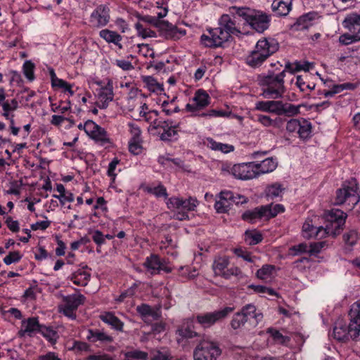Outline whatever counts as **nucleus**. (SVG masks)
I'll list each match as a JSON object with an SVG mask.
<instances>
[{"label": "nucleus", "mask_w": 360, "mask_h": 360, "mask_svg": "<svg viewBox=\"0 0 360 360\" xmlns=\"http://www.w3.org/2000/svg\"><path fill=\"white\" fill-rule=\"evenodd\" d=\"M319 18V13L316 11L309 12L301 15L296 21L294 27L297 30H307L313 26L316 20Z\"/></svg>", "instance_id": "nucleus-28"}, {"label": "nucleus", "mask_w": 360, "mask_h": 360, "mask_svg": "<svg viewBox=\"0 0 360 360\" xmlns=\"http://www.w3.org/2000/svg\"><path fill=\"white\" fill-rule=\"evenodd\" d=\"M91 273L87 266H82L75 271L71 276V281L77 285L85 286L89 281Z\"/></svg>", "instance_id": "nucleus-30"}, {"label": "nucleus", "mask_w": 360, "mask_h": 360, "mask_svg": "<svg viewBox=\"0 0 360 360\" xmlns=\"http://www.w3.org/2000/svg\"><path fill=\"white\" fill-rule=\"evenodd\" d=\"M120 164V160L117 158L112 159V160L109 163L107 170V174L111 179V183H114L117 175V167Z\"/></svg>", "instance_id": "nucleus-59"}, {"label": "nucleus", "mask_w": 360, "mask_h": 360, "mask_svg": "<svg viewBox=\"0 0 360 360\" xmlns=\"http://www.w3.org/2000/svg\"><path fill=\"white\" fill-rule=\"evenodd\" d=\"M231 15L232 14L230 13L229 14H223L219 19L218 22L220 29L226 32L230 38L232 35H238L240 33Z\"/></svg>", "instance_id": "nucleus-24"}, {"label": "nucleus", "mask_w": 360, "mask_h": 360, "mask_svg": "<svg viewBox=\"0 0 360 360\" xmlns=\"http://www.w3.org/2000/svg\"><path fill=\"white\" fill-rule=\"evenodd\" d=\"M179 124H174L172 120L158 121L154 122V127L158 131L160 139L162 141H172L177 136Z\"/></svg>", "instance_id": "nucleus-20"}, {"label": "nucleus", "mask_w": 360, "mask_h": 360, "mask_svg": "<svg viewBox=\"0 0 360 360\" xmlns=\"http://www.w3.org/2000/svg\"><path fill=\"white\" fill-rule=\"evenodd\" d=\"M266 219L276 217L278 214L284 212V207L281 204H270L264 205Z\"/></svg>", "instance_id": "nucleus-44"}, {"label": "nucleus", "mask_w": 360, "mask_h": 360, "mask_svg": "<svg viewBox=\"0 0 360 360\" xmlns=\"http://www.w3.org/2000/svg\"><path fill=\"white\" fill-rule=\"evenodd\" d=\"M87 338L91 342H110L112 340L111 337L106 333L98 330L93 331L91 330L88 331Z\"/></svg>", "instance_id": "nucleus-49"}, {"label": "nucleus", "mask_w": 360, "mask_h": 360, "mask_svg": "<svg viewBox=\"0 0 360 360\" xmlns=\"http://www.w3.org/2000/svg\"><path fill=\"white\" fill-rule=\"evenodd\" d=\"M324 84L329 88L328 90L323 91V95L326 98L332 97L334 95L341 93L345 90H354L356 86L350 82H346L340 84H335L331 80H325Z\"/></svg>", "instance_id": "nucleus-26"}, {"label": "nucleus", "mask_w": 360, "mask_h": 360, "mask_svg": "<svg viewBox=\"0 0 360 360\" xmlns=\"http://www.w3.org/2000/svg\"><path fill=\"white\" fill-rule=\"evenodd\" d=\"M233 252L238 257L250 263H255L259 259L257 257L252 255L250 252L243 250L242 248H236L233 250Z\"/></svg>", "instance_id": "nucleus-55"}, {"label": "nucleus", "mask_w": 360, "mask_h": 360, "mask_svg": "<svg viewBox=\"0 0 360 360\" xmlns=\"http://www.w3.org/2000/svg\"><path fill=\"white\" fill-rule=\"evenodd\" d=\"M255 162L236 164L229 170L236 179L240 180H249L257 177V172Z\"/></svg>", "instance_id": "nucleus-19"}, {"label": "nucleus", "mask_w": 360, "mask_h": 360, "mask_svg": "<svg viewBox=\"0 0 360 360\" xmlns=\"http://www.w3.org/2000/svg\"><path fill=\"white\" fill-rule=\"evenodd\" d=\"M110 8L108 5H98L90 14L89 22L92 28L105 27L110 22Z\"/></svg>", "instance_id": "nucleus-15"}, {"label": "nucleus", "mask_w": 360, "mask_h": 360, "mask_svg": "<svg viewBox=\"0 0 360 360\" xmlns=\"http://www.w3.org/2000/svg\"><path fill=\"white\" fill-rule=\"evenodd\" d=\"M45 338H46L50 342L54 344L58 338L57 333L47 327H41L40 330Z\"/></svg>", "instance_id": "nucleus-62"}, {"label": "nucleus", "mask_w": 360, "mask_h": 360, "mask_svg": "<svg viewBox=\"0 0 360 360\" xmlns=\"http://www.w3.org/2000/svg\"><path fill=\"white\" fill-rule=\"evenodd\" d=\"M267 332L270 333L271 336L276 343L286 344L289 340L288 337L283 335L279 331L276 330L269 328Z\"/></svg>", "instance_id": "nucleus-64"}, {"label": "nucleus", "mask_w": 360, "mask_h": 360, "mask_svg": "<svg viewBox=\"0 0 360 360\" xmlns=\"http://www.w3.org/2000/svg\"><path fill=\"white\" fill-rule=\"evenodd\" d=\"M229 12L243 18L257 32L262 33L269 27V16L259 11L248 7L231 6Z\"/></svg>", "instance_id": "nucleus-4"}, {"label": "nucleus", "mask_w": 360, "mask_h": 360, "mask_svg": "<svg viewBox=\"0 0 360 360\" xmlns=\"http://www.w3.org/2000/svg\"><path fill=\"white\" fill-rule=\"evenodd\" d=\"M350 330L354 334H360V301L354 302L350 309Z\"/></svg>", "instance_id": "nucleus-29"}, {"label": "nucleus", "mask_w": 360, "mask_h": 360, "mask_svg": "<svg viewBox=\"0 0 360 360\" xmlns=\"http://www.w3.org/2000/svg\"><path fill=\"white\" fill-rule=\"evenodd\" d=\"M210 102V97L209 94L203 89H198L186 105V110L193 115H196L198 111L206 108Z\"/></svg>", "instance_id": "nucleus-18"}, {"label": "nucleus", "mask_w": 360, "mask_h": 360, "mask_svg": "<svg viewBox=\"0 0 360 360\" xmlns=\"http://www.w3.org/2000/svg\"><path fill=\"white\" fill-rule=\"evenodd\" d=\"M334 338L339 341H344L350 338L354 339L360 335V334H354V331L352 332L350 330V323L348 326H346L342 321H338L335 323L333 328Z\"/></svg>", "instance_id": "nucleus-27"}, {"label": "nucleus", "mask_w": 360, "mask_h": 360, "mask_svg": "<svg viewBox=\"0 0 360 360\" xmlns=\"http://www.w3.org/2000/svg\"><path fill=\"white\" fill-rule=\"evenodd\" d=\"M297 86L300 89L301 91H305L306 90L311 91L314 89L315 88V84L311 82L307 84L306 81L304 80V77L301 75H298L296 77V82H295Z\"/></svg>", "instance_id": "nucleus-61"}, {"label": "nucleus", "mask_w": 360, "mask_h": 360, "mask_svg": "<svg viewBox=\"0 0 360 360\" xmlns=\"http://www.w3.org/2000/svg\"><path fill=\"white\" fill-rule=\"evenodd\" d=\"M205 144L209 148L213 150L221 151L224 153H228L234 150V147L232 145L217 142L211 138L206 139Z\"/></svg>", "instance_id": "nucleus-40"}, {"label": "nucleus", "mask_w": 360, "mask_h": 360, "mask_svg": "<svg viewBox=\"0 0 360 360\" xmlns=\"http://www.w3.org/2000/svg\"><path fill=\"white\" fill-rule=\"evenodd\" d=\"M255 108L257 110L275 114L278 116H295L300 112V105L274 100L257 101Z\"/></svg>", "instance_id": "nucleus-5"}, {"label": "nucleus", "mask_w": 360, "mask_h": 360, "mask_svg": "<svg viewBox=\"0 0 360 360\" xmlns=\"http://www.w3.org/2000/svg\"><path fill=\"white\" fill-rule=\"evenodd\" d=\"M99 37L102 38L108 44H112L119 49H122L121 43L122 37L117 32L108 29H103L99 32Z\"/></svg>", "instance_id": "nucleus-31"}, {"label": "nucleus", "mask_w": 360, "mask_h": 360, "mask_svg": "<svg viewBox=\"0 0 360 360\" xmlns=\"http://www.w3.org/2000/svg\"><path fill=\"white\" fill-rule=\"evenodd\" d=\"M314 67V64L307 61H295L294 63H287L285 65V71L291 73L303 70L304 72L309 71Z\"/></svg>", "instance_id": "nucleus-37"}, {"label": "nucleus", "mask_w": 360, "mask_h": 360, "mask_svg": "<svg viewBox=\"0 0 360 360\" xmlns=\"http://www.w3.org/2000/svg\"><path fill=\"white\" fill-rule=\"evenodd\" d=\"M84 132L86 134L101 145L110 143V139L107 131L92 120L85 122Z\"/></svg>", "instance_id": "nucleus-17"}, {"label": "nucleus", "mask_w": 360, "mask_h": 360, "mask_svg": "<svg viewBox=\"0 0 360 360\" xmlns=\"http://www.w3.org/2000/svg\"><path fill=\"white\" fill-rule=\"evenodd\" d=\"M166 204L169 210L176 213V219L182 221L188 219V212L194 210L198 202L191 197L187 199L172 197L167 199Z\"/></svg>", "instance_id": "nucleus-7"}, {"label": "nucleus", "mask_w": 360, "mask_h": 360, "mask_svg": "<svg viewBox=\"0 0 360 360\" xmlns=\"http://www.w3.org/2000/svg\"><path fill=\"white\" fill-rule=\"evenodd\" d=\"M230 39L226 32L221 30L219 27H209L201 35L200 43L205 47L217 48L223 46Z\"/></svg>", "instance_id": "nucleus-10"}, {"label": "nucleus", "mask_w": 360, "mask_h": 360, "mask_svg": "<svg viewBox=\"0 0 360 360\" xmlns=\"http://www.w3.org/2000/svg\"><path fill=\"white\" fill-rule=\"evenodd\" d=\"M144 191L157 198L167 197V189L162 184L148 185L144 187Z\"/></svg>", "instance_id": "nucleus-43"}, {"label": "nucleus", "mask_w": 360, "mask_h": 360, "mask_svg": "<svg viewBox=\"0 0 360 360\" xmlns=\"http://www.w3.org/2000/svg\"><path fill=\"white\" fill-rule=\"evenodd\" d=\"M271 8L276 15L284 16L290 11L291 4L282 0H274L271 4Z\"/></svg>", "instance_id": "nucleus-38"}, {"label": "nucleus", "mask_w": 360, "mask_h": 360, "mask_svg": "<svg viewBox=\"0 0 360 360\" xmlns=\"http://www.w3.org/2000/svg\"><path fill=\"white\" fill-rule=\"evenodd\" d=\"M148 353L140 350H131L124 353V357L122 360H146Z\"/></svg>", "instance_id": "nucleus-51"}, {"label": "nucleus", "mask_w": 360, "mask_h": 360, "mask_svg": "<svg viewBox=\"0 0 360 360\" xmlns=\"http://www.w3.org/2000/svg\"><path fill=\"white\" fill-rule=\"evenodd\" d=\"M347 214L340 210L334 209L325 214V227L315 226L311 219H307L302 226V236L307 239H321L328 236L340 233L345 225Z\"/></svg>", "instance_id": "nucleus-1"}, {"label": "nucleus", "mask_w": 360, "mask_h": 360, "mask_svg": "<svg viewBox=\"0 0 360 360\" xmlns=\"http://www.w3.org/2000/svg\"><path fill=\"white\" fill-rule=\"evenodd\" d=\"M246 202V198L243 196L237 195H234L233 193L230 191H222L214 204V208L218 213L226 212L232 203H243Z\"/></svg>", "instance_id": "nucleus-12"}, {"label": "nucleus", "mask_w": 360, "mask_h": 360, "mask_svg": "<svg viewBox=\"0 0 360 360\" xmlns=\"http://www.w3.org/2000/svg\"><path fill=\"white\" fill-rule=\"evenodd\" d=\"M243 219L250 223H255L261 219H266L263 206L245 212L242 215Z\"/></svg>", "instance_id": "nucleus-35"}, {"label": "nucleus", "mask_w": 360, "mask_h": 360, "mask_svg": "<svg viewBox=\"0 0 360 360\" xmlns=\"http://www.w3.org/2000/svg\"><path fill=\"white\" fill-rule=\"evenodd\" d=\"M141 79L147 89L153 93H161L164 91L163 84L158 82L152 76H142Z\"/></svg>", "instance_id": "nucleus-39"}, {"label": "nucleus", "mask_w": 360, "mask_h": 360, "mask_svg": "<svg viewBox=\"0 0 360 360\" xmlns=\"http://www.w3.org/2000/svg\"><path fill=\"white\" fill-rule=\"evenodd\" d=\"M342 26L351 33L360 34V15L352 13L347 15L342 21Z\"/></svg>", "instance_id": "nucleus-32"}, {"label": "nucleus", "mask_w": 360, "mask_h": 360, "mask_svg": "<svg viewBox=\"0 0 360 360\" xmlns=\"http://www.w3.org/2000/svg\"><path fill=\"white\" fill-rule=\"evenodd\" d=\"M136 103L137 104H140L139 108V116L143 117L146 121H149L151 119V114L154 113L156 116L158 115V112L156 110L150 111L148 105L146 103H142L139 101L138 98H130L129 99V103Z\"/></svg>", "instance_id": "nucleus-42"}, {"label": "nucleus", "mask_w": 360, "mask_h": 360, "mask_svg": "<svg viewBox=\"0 0 360 360\" xmlns=\"http://www.w3.org/2000/svg\"><path fill=\"white\" fill-rule=\"evenodd\" d=\"M179 336L182 338H192L197 335V333L193 330V327L187 321L184 323L176 331Z\"/></svg>", "instance_id": "nucleus-48"}, {"label": "nucleus", "mask_w": 360, "mask_h": 360, "mask_svg": "<svg viewBox=\"0 0 360 360\" xmlns=\"http://www.w3.org/2000/svg\"><path fill=\"white\" fill-rule=\"evenodd\" d=\"M279 121V118L273 119L266 115L259 114L257 115V122L265 127H276Z\"/></svg>", "instance_id": "nucleus-46"}, {"label": "nucleus", "mask_w": 360, "mask_h": 360, "mask_svg": "<svg viewBox=\"0 0 360 360\" xmlns=\"http://www.w3.org/2000/svg\"><path fill=\"white\" fill-rule=\"evenodd\" d=\"M234 310L233 307H226L222 309L200 314L197 315V322L204 328H210L217 321L226 318Z\"/></svg>", "instance_id": "nucleus-13"}, {"label": "nucleus", "mask_w": 360, "mask_h": 360, "mask_svg": "<svg viewBox=\"0 0 360 360\" xmlns=\"http://www.w3.org/2000/svg\"><path fill=\"white\" fill-rule=\"evenodd\" d=\"M40 330L41 326L38 318L30 317L21 321L18 335L19 338L32 337Z\"/></svg>", "instance_id": "nucleus-22"}, {"label": "nucleus", "mask_w": 360, "mask_h": 360, "mask_svg": "<svg viewBox=\"0 0 360 360\" xmlns=\"http://www.w3.org/2000/svg\"><path fill=\"white\" fill-rule=\"evenodd\" d=\"M150 360H170L171 354L167 349H153L150 353Z\"/></svg>", "instance_id": "nucleus-50"}, {"label": "nucleus", "mask_w": 360, "mask_h": 360, "mask_svg": "<svg viewBox=\"0 0 360 360\" xmlns=\"http://www.w3.org/2000/svg\"><path fill=\"white\" fill-rule=\"evenodd\" d=\"M136 310L145 321L156 320L159 316L158 311L146 304L138 306Z\"/></svg>", "instance_id": "nucleus-36"}, {"label": "nucleus", "mask_w": 360, "mask_h": 360, "mask_svg": "<svg viewBox=\"0 0 360 360\" xmlns=\"http://www.w3.org/2000/svg\"><path fill=\"white\" fill-rule=\"evenodd\" d=\"M229 258L226 256L217 257L214 259L212 269L217 276H221L224 278H230L232 276H238L240 270L237 266L228 268Z\"/></svg>", "instance_id": "nucleus-16"}, {"label": "nucleus", "mask_w": 360, "mask_h": 360, "mask_svg": "<svg viewBox=\"0 0 360 360\" xmlns=\"http://www.w3.org/2000/svg\"><path fill=\"white\" fill-rule=\"evenodd\" d=\"M34 68L35 65L31 60H25L22 65V72L30 82H32L35 79Z\"/></svg>", "instance_id": "nucleus-53"}, {"label": "nucleus", "mask_w": 360, "mask_h": 360, "mask_svg": "<svg viewBox=\"0 0 360 360\" xmlns=\"http://www.w3.org/2000/svg\"><path fill=\"white\" fill-rule=\"evenodd\" d=\"M279 48L276 39L274 38H263L259 39L254 49L247 56L246 63L252 68H257Z\"/></svg>", "instance_id": "nucleus-2"}, {"label": "nucleus", "mask_w": 360, "mask_h": 360, "mask_svg": "<svg viewBox=\"0 0 360 360\" xmlns=\"http://www.w3.org/2000/svg\"><path fill=\"white\" fill-rule=\"evenodd\" d=\"M278 162L273 158H266L259 163H255L256 167L257 176L260 174H266L273 172L277 167Z\"/></svg>", "instance_id": "nucleus-34"}, {"label": "nucleus", "mask_w": 360, "mask_h": 360, "mask_svg": "<svg viewBox=\"0 0 360 360\" xmlns=\"http://www.w3.org/2000/svg\"><path fill=\"white\" fill-rule=\"evenodd\" d=\"M179 273L181 276L188 278H194L198 274V272L195 268L188 266H180Z\"/></svg>", "instance_id": "nucleus-63"}, {"label": "nucleus", "mask_w": 360, "mask_h": 360, "mask_svg": "<svg viewBox=\"0 0 360 360\" xmlns=\"http://www.w3.org/2000/svg\"><path fill=\"white\" fill-rule=\"evenodd\" d=\"M358 184L354 179H351L343 183L342 187L337 191L335 203L337 205L345 204L349 210H352L359 202Z\"/></svg>", "instance_id": "nucleus-6"}, {"label": "nucleus", "mask_w": 360, "mask_h": 360, "mask_svg": "<svg viewBox=\"0 0 360 360\" xmlns=\"http://www.w3.org/2000/svg\"><path fill=\"white\" fill-rule=\"evenodd\" d=\"M240 313L253 327H256L263 319L262 313L254 304H248L243 307Z\"/></svg>", "instance_id": "nucleus-23"}, {"label": "nucleus", "mask_w": 360, "mask_h": 360, "mask_svg": "<svg viewBox=\"0 0 360 360\" xmlns=\"http://www.w3.org/2000/svg\"><path fill=\"white\" fill-rule=\"evenodd\" d=\"M96 83L99 87L96 89L95 92V104L99 108L105 109L113 99L112 83L109 79H108L106 82L104 81H98Z\"/></svg>", "instance_id": "nucleus-11"}, {"label": "nucleus", "mask_w": 360, "mask_h": 360, "mask_svg": "<svg viewBox=\"0 0 360 360\" xmlns=\"http://www.w3.org/2000/svg\"><path fill=\"white\" fill-rule=\"evenodd\" d=\"M297 133L301 139L309 137L311 133V123L305 119L300 120Z\"/></svg>", "instance_id": "nucleus-47"}, {"label": "nucleus", "mask_w": 360, "mask_h": 360, "mask_svg": "<svg viewBox=\"0 0 360 360\" xmlns=\"http://www.w3.org/2000/svg\"><path fill=\"white\" fill-rule=\"evenodd\" d=\"M262 240V236L258 231L248 230L245 233V241L250 245L258 244Z\"/></svg>", "instance_id": "nucleus-45"}, {"label": "nucleus", "mask_w": 360, "mask_h": 360, "mask_svg": "<svg viewBox=\"0 0 360 360\" xmlns=\"http://www.w3.org/2000/svg\"><path fill=\"white\" fill-rule=\"evenodd\" d=\"M127 131L130 136L129 140H136L142 139L141 130L139 126H138V124L132 122H129L127 124Z\"/></svg>", "instance_id": "nucleus-52"}, {"label": "nucleus", "mask_w": 360, "mask_h": 360, "mask_svg": "<svg viewBox=\"0 0 360 360\" xmlns=\"http://www.w3.org/2000/svg\"><path fill=\"white\" fill-rule=\"evenodd\" d=\"M360 41V34H343L339 37V41L343 45H349Z\"/></svg>", "instance_id": "nucleus-58"}, {"label": "nucleus", "mask_w": 360, "mask_h": 360, "mask_svg": "<svg viewBox=\"0 0 360 360\" xmlns=\"http://www.w3.org/2000/svg\"><path fill=\"white\" fill-rule=\"evenodd\" d=\"M85 297L81 294H73L65 296L63 303L60 305V311L71 319L76 318L75 311L78 307L82 304Z\"/></svg>", "instance_id": "nucleus-14"}, {"label": "nucleus", "mask_w": 360, "mask_h": 360, "mask_svg": "<svg viewBox=\"0 0 360 360\" xmlns=\"http://www.w3.org/2000/svg\"><path fill=\"white\" fill-rule=\"evenodd\" d=\"M48 71L50 75L51 86L53 88L60 89L64 93H68L70 96L75 94V91L72 89L74 86L72 84L68 83L66 81L57 77L53 68L49 67Z\"/></svg>", "instance_id": "nucleus-25"}, {"label": "nucleus", "mask_w": 360, "mask_h": 360, "mask_svg": "<svg viewBox=\"0 0 360 360\" xmlns=\"http://www.w3.org/2000/svg\"><path fill=\"white\" fill-rule=\"evenodd\" d=\"M99 318L103 322L110 326L112 329L118 331H122L124 323L112 312H103L100 314Z\"/></svg>", "instance_id": "nucleus-33"}, {"label": "nucleus", "mask_w": 360, "mask_h": 360, "mask_svg": "<svg viewBox=\"0 0 360 360\" xmlns=\"http://www.w3.org/2000/svg\"><path fill=\"white\" fill-rule=\"evenodd\" d=\"M221 351L217 342L208 339L201 340L193 351L194 360H217Z\"/></svg>", "instance_id": "nucleus-9"}, {"label": "nucleus", "mask_w": 360, "mask_h": 360, "mask_svg": "<svg viewBox=\"0 0 360 360\" xmlns=\"http://www.w3.org/2000/svg\"><path fill=\"white\" fill-rule=\"evenodd\" d=\"M248 322L243 314L240 312L236 313L231 321V326L233 329L236 330L243 327Z\"/></svg>", "instance_id": "nucleus-57"}, {"label": "nucleus", "mask_w": 360, "mask_h": 360, "mask_svg": "<svg viewBox=\"0 0 360 360\" xmlns=\"http://www.w3.org/2000/svg\"><path fill=\"white\" fill-rule=\"evenodd\" d=\"M0 107L2 109V117L9 122L11 134L14 136L18 135L20 128L15 125L14 112L18 109L19 103L15 98L6 99V93L3 88H0Z\"/></svg>", "instance_id": "nucleus-8"}, {"label": "nucleus", "mask_w": 360, "mask_h": 360, "mask_svg": "<svg viewBox=\"0 0 360 360\" xmlns=\"http://www.w3.org/2000/svg\"><path fill=\"white\" fill-rule=\"evenodd\" d=\"M143 139L129 140V150L134 155H139L142 152Z\"/></svg>", "instance_id": "nucleus-60"}, {"label": "nucleus", "mask_w": 360, "mask_h": 360, "mask_svg": "<svg viewBox=\"0 0 360 360\" xmlns=\"http://www.w3.org/2000/svg\"><path fill=\"white\" fill-rule=\"evenodd\" d=\"M283 188L279 184H274L266 188V196L271 199L281 196Z\"/></svg>", "instance_id": "nucleus-56"}, {"label": "nucleus", "mask_w": 360, "mask_h": 360, "mask_svg": "<svg viewBox=\"0 0 360 360\" xmlns=\"http://www.w3.org/2000/svg\"><path fill=\"white\" fill-rule=\"evenodd\" d=\"M135 28L137 31L138 35L142 38L155 37L156 33L149 27H144L141 23L137 22L135 25Z\"/></svg>", "instance_id": "nucleus-54"}, {"label": "nucleus", "mask_w": 360, "mask_h": 360, "mask_svg": "<svg viewBox=\"0 0 360 360\" xmlns=\"http://www.w3.org/2000/svg\"><path fill=\"white\" fill-rule=\"evenodd\" d=\"M285 71L283 70L278 74L273 72L263 75L259 79L262 87V96L266 98L277 99L283 97L285 92L284 77Z\"/></svg>", "instance_id": "nucleus-3"}, {"label": "nucleus", "mask_w": 360, "mask_h": 360, "mask_svg": "<svg viewBox=\"0 0 360 360\" xmlns=\"http://www.w3.org/2000/svg\"><path fill=\"white\" fill-rule=\"evenodd\" d=\"M147 271L152 275L159 274L161 271L169 273L172 268L165 259H160L156 255H151L146 259L143 264Z\"/></svg>", "instance_id": "nucleus-21"}, {"label": "nucleus", "mask_w": 360, "mask_h": 360, "mask_svg": "<svg viewBox=\"0 0 360 360\" xmlns=\"http://www.w3.org/2000/svg\"><path fill=\"white\" fill-rule=\"evenodd\" d=\"M276 274V267L271 264H264L257 270V277L262 281L271 280Z\"/></svg>", "instance_id": "nucleus-41"}]
</instances>
